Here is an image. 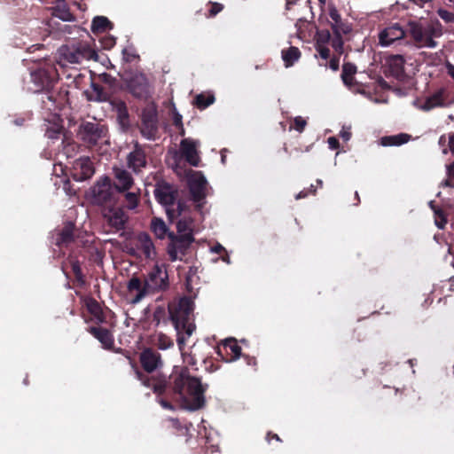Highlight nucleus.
Instances as JSON below:
<instances>
[{"label": "nucleus", "mask_w": 454, "mask_h": 454, "mask_svg": "<svg viewBox=\"0 0 454 454\" xmlns=\"http://www.w3.org/2000/svg\"><path fill=\"white\" fill-rule=\"evenodd\" d=\"M139 362L143 370L132 364L136 379L157 395H166L190 410H199L205 405L207 385H202L199 378L191 376L189 369L175 366L168 376L151 375L162 366L160 354L151 348L140 353Z\"/></svg>", "instance_id": "f257e3e1"}, {"label": "nucleus", "mask_w": 454, "mask_h": 454, "mask_svg": "<svg viewBox=\"0 0 454 454\" xmlns=\"http://www.w3.org/2000/svg\"><path fill=\"white\" fill-rule=\"evenodd\" d=\"M193 309L194 302L191 297L183 296L178 302H174L169 305V313L172 324L176 331L177 335V345L181 351L184 366L188 369V366L194 367L197 364V361L192 354L184 352L186 340L192 334L195 330V325L193 323Z\"/></svg>", "instance_id": "f03ea898"}, {"label": "nucleus", "mask_w": 454, "mask_h": 454, "mask_svg": "<svg viewBox=\"0 0 454 454\" xmlns=\"http://www.w3.org/2000/svg\"><path fill=\"white\" fill-rule=\"evenodd\" d=\"M407 33L417 48L434 49L438 46L436 39L443 35V27L438 20H410Z\"/></svg>", "instance_id": "7ed1b4c3"}, {"label": "nucleus", "mask_w": 454, "mask_h": 454, "mask_svg": "<svg viewBox=\"0 0 454 454\" xmlns=\"http://www.w3.org/2000/svg\"><path fill=\"white\" fill-rule=\"evenodd\" d=\"M30 78L32 86L29 90L35 93L45 92V98L55 106L56 96L52 91L55 83L59 80V74L56 67L52 65H43L31 71Z\"/></svg>", "instance_id": "20e7f679"}, {"label": "nucleus", "mask_w": 454, "mask_h": 454, "mask_svg": "<svg viewBox=\"0 0 454 454\" xmlns=\"http://www.w3.org/2000/svg\"><path fill=\"white\" fill-rule=\"evenodd\" d=\"M327 24L331 27L333 39L332 47L339 54L343 53L344 40L343 37L351 34L353 30L352 24L346 19H343L333 4L328 5Z\"/></svg>", "instance_id": "39448f33"}, {"label": "nucleus", "mask_w": 454, "mask_h": 454, "mask_svg": "<svg viewBox=\"0 0 454 454\" xmlns=\"http://www.w3.org/2000/svg\"><path fill=\"white\" fill-rule=\"evenodd\" d=\"M140 132L149 140H154L159 131V119L156 106L152 104L146 106L141 113Z\"/></svg>", "instance_id": "423d86ee"}, {"label": "nucleus", "mask_w": 454, "mask_h": 454, "mask_svg": "<svg viewBox=\"0 0 454 454\" xmlns=\"http://www.w3.org/2000/svg\"><path fill=\"white\" fill-rule=\"evenodd\" d=\"M170 242L168 245V254L171 262H176L180 259L178 254L185 255L194 241V237L192 232H188L181 235H176L173 232H169L168 235Z\"/></svg>", "instance_id": "0eeeda50"}, {"label": "nucleus", "mask_w": 454, "mask_h": 454, "mask_svg": "<svg viewBox=\"0 0 454 454\" xmlns=\"http://www.w3.org/2000/svg\"><path fill=\"white\" fill-rule=\"evenodd\" d=\"M127 90L136 98L146 100L151 96V89L146 75L133 73L124 79Z\"/></svg>", "instance_id": "6e6552de"}, {"label": "nucleus", "mask_w": 454, "mask_h": 454, "mask_svg": "<svg viewBox=\"0 0 454 454\" xmlns=\"http://www.w3.org/2000/svg\"><path fill=\"white\" fill-rule=\"evenodd\" d=\"M156 264L145 279L149 294L165 291L169 286L168 274L166 269Z\"/></svg>", "instance_id": "1a4fd4ad"}, {"label": "nucleus", "mask_w": 454, "mask_h": 454, "mask_svg": "<svg viewBox=\"0 0 454 454\" xmlns=\"http://www.w3.org/2000/svg\"><path fill=\"white\" fill-rule=\"evenodd\" d=\"M106 129L105 126L87 121L80 126L79 136L81 139L88 145H97L106 136Z\"/></svg>", "instance_id": "9d476101"}, {"label": "nucleus", "mask_w": 454, "mask_h": 454, "mask_svg": "<svg viewBox=\"0 0 454 454\" xmlns=\"http://www.w3.org/2000/svg\"><path fill=\"white\" fill-rule=\"evenodd\" d=\"M146 145L136 142L131 152L127 155V166L133 173L139 174L148 165Z\"/></svg>", "instance_id": "9b49d317"}, {"label": "nucleus", "mask_w": 454, "mask_h": 454, "mask_svg": "<svg viewBox=\"0 0 454 454\" xmlns=\"http://www.w3.org/2000/svg\"><path fill=\"white\" fill-rule=\"evenodd\" d=\"M153 193L156 200L167 208L175 205L178 196L177 190L165 181L156 184Z\"/></svg>", "instance_id": "f8f14e48"}, {"label": "nucleus", "mask_w": 454, "mask_h": 454, "mask_svg": "<svg viewBox=\"0 0 454 454\" xmlns=\"http://www.w3.org/2000/svg\"><path fill=\"white\" fill-rule=\"evenodd\" d=\"M216 354L223 361L227 363L233 362L242 356L241 348L234 338L223 340L216 347Z\"/></svg>", "instance_id": "ddd939ff"}, {"label": "nucleus", "mask_w": 454, "mask_h": 454, "mask_svg": "<svg viewBox=\"0 0 454 454\" xmlns=\"http://www.w3.org/2000/svg\"><path fill=\"white\" fill-rule=\"evenodd\" d=\"M207 182L201 172H193L188 179V187L192 200L200 203L206 197L205 190Z\"/></svg>", "instance_id": "4468645a"}, {"label": "nucleus", "mask_w": 454, "mask_h": 454, "mask_svg": "<svg viewBox=\"0 0 454 454\" xmlns=\"http://www.w3.org/2000/svg\"><path fill=\"white\" fill-rule=\"evenodd\" d=\"M93 163L89 157H81L75 160L71 168V176L74 180L82 182L90 178L94 174Z\"/></svg>", "instance_id": "2eb2a0df"}, {"label": "nucleus", "mask_w": 454, "mask_h": 454, "mask_svg": "<svg viewBox=\"0 0 454 454\" xmlns=\"http://www.w3.org/2000/svg\"><path fill=\"white\" fill-rule=\"evenodd\" d=\"M407 28L403 29L398 23H395L385 29L379 35V41L382 46H389L395 42L404 38Z\"/></svg>", "instance_id": "dca6fc26"}, {"label": "nucleus", "mask_w": 454, "mask_h": 454, "mask_svg": "<svg viewBox=\"0 0 454 454\" xmlns=\"http://www.w3.org/2000/svg\"><path fill=\"white\" fill-rule=\"evenodd\" d=\"M404 64L405 59L402 55L389 56L386 62V75L397 80H403L405 77Z\"/></svg>", "instance_id": "f3484780"}, {"label": "nucleus", "mask_w": 454, "mask_h": 454, "mask_svg": "<svg viewBox=\"0 0 454 454\" xmlns=\"http://www.w3.org/2000/svg\"><path fill=\"white\" fill-rule=\"evenodd\" d=\"M94 201L97 204L104 205L110 203L114 199V192L110 179L106 178L103 183H98L92 190Z\"/></svg>", "instance_id": "a211bd4d"}, {"label": "nucleus", "mask_w": 454, "mask_h": 454, "mask_svg": "<svg viewBox=\"0 0 454 454\" xmlns=\"http://www.w3.org/2000/svg\"><path fill=\"white\" fill-rule=\"evenodd\" d=\"M111 229L114 231H121L125 228L129 216L122 208H111L108 213L104 215Z\"/></svg>", "instance_id": "6ab92c4d"}, {"label": "nucleus", "mask_w": 454, "mask_h": 454, "mask_svg": "<svg viewBox=\"0 0 454 454\" xmlns=\"http://www.w3.org/2000/svg\"><path fill=\"white\" fill-rule=\"evenodd\" d=\"M448 98V90L446 88H440L434 91L432 95L427 97L424 103L420 106V109L423 111H430L435 107H442L446 106Z\"/></svg>", "instance_id": "aec40b11"}, {"label": "nucleus", "mask_w": 454, "mask_h": 454, "mask_svg": "<svg viewBox=\"0 0 454 454\" xmlns=\"http://www.w3.org/2000/svg\"><path fill=\"white\" fill-rule=\"evenodd\" d=\"M88 332L102 344L105 349L114 348V336L108 329L101 326H90L88 328Z\"/></svg>", "instance_id": "412c9836"}, {"label": "nucleus", "mask_w": 454, "mask_h": 454, "mask_svg": "<svg viewBox=\"0 0 454 454\" xmlns=\"http://www.w3.org/2000/svg\"><path fill=\"white\" fill-rule=\"evenodd\" d=\"M79 231L73 223L66 224L57 237V245L69 246L77 241Z\"/></svg>", "instance_id": "4be33fe9"}, {"label": "nucleus", "mask_w": 454, "mask_h": 454, "mask_svg": "<svg viewBox=\"0 0 454 454\" xmlns=\"http://www.w3.org/2000/svg\"><path fill=\"white\" fill-rule=\"evenodd\" d=\"M114 177L116 179L115 188L120 192L129 191L134 184V179L131 174L123 168H114Z\"/></svg>", "instance_id": "5701e85b"}, {"label": "nucleus", "mask_w": 454, "mask_h": 454, "mask_svg": "<svg viewBox=\"0 0 454 454\" xmlns=\"http://www.w3.org/2000/svg\"><path fill=\"white\" fill-rule=\"evenodd\" d=\"M137 248L142 252L146 259H155V247L151 237L147 233L143 232L138 235Z\"/></svg>", "instance_id": "b1692460"}, {"label": "nucleus", "mask_w": 454, "mask_h": 454, "mask_svg": "<svg viewBox=\"0 0 454 454\" xmlns=\"http://www.w3.org/2000/svg\"><path fill=\"white\" fill-rule=\"evenodd\" d=\"M181 153L185 160L192 166L197 167L200 162V157L193 141L184 139L181 142Z\"/></svg>", "instance_id": "393cba45"}, {"label": "nucleus", "mask_w": 454, "mask_h": 454, "mask_svg": "<svg viewBox=\"0 0 454 454\" xmlns=\"http://www.w3.org/2000/svg\"><path fill=\"white\" fill-rule=\"evenodd\" d=\"M113 110L117 114L119 123L122 127L129 125V114L125 101L120 98H113L110 100Z\"/></svg>", "instance_id": "a878e982"}, {"label": "nucleus", "mask_w": 454, "mask_h": 454, "mask_svg": "<svg viewBox=\"0 0 454 454\" xmlns=\"http://www.w3.org/2000/svg\"><path fill=\"white\" fill-rule=\"evenodd\" d=\"M128 290L129 292H137L136 297L133 299V302L135 303L140 301L145 296L149 294L145 281L142 283V281L137 277H133L129 279L128 283Z\"/></svg>", "instance_id": "bb28decb"}, {"label": "nucleus", "mask_w": 454, "mask_h": 454, "mask_svg": "<svg viewBox=\"0 0 454 454\" xmlns=\"http://www.w3.org/2000/svg\"><path fill=\"white\" fill-rule=\"evenodd\" d=\"M183 297L179 298L178 300H174L170 301L168 305V310L165 309L164 306H157L153 311V323L157 327L160 325V323L167 324L168 320H171L170 318V313H169V305L174 302H178Z\"/></svg>", "instance_id": "cd10ccee"}, {"label": "nucleus", "mask_w": 454, "mask_h": 454, "mask_svg": "<svg viewBox=\"0 0 454 454\" xmlns=\"http://www.w3.org/2000/svg\"><path fill=\"white\" fill-rule=\"evenodd\" d=\"M113 23L105 16H97L93 19L91 23V31L98 35L100 33H105L113 28Z\"/></svg>", "instance_id": "c85d7f7f"}, {"label": "nucleus", "mask_w": 454, "mask_h": 454, "mask_svg": "<svg viewBox=\"0 0 454 454\" xmlns=\"http://www.w3.org/2000/svg\"><path fill=\"white\" fill-rule=\"evenodd\" d=\"M76 54L80 57V59L82 61L86 60H97L98 53L97 51L91 48V46L88 43H79L76 46Z\"/></svg>", "instance_id": "c756f323"}, {"label": "nucleus", "mask_w": 454, "mask_h": 454, "mask_svg": "<svg viewBox=\"0 0 454 454\" xmlns=\"http://www.w3.org/2000/svg\"><path fill=\"white\" fill-rule=\"evenodd\" d=\"M282 59L286 67H292L301 58V51L297 47L291 46L282 50Z\"/></svg>", "instance_id": "7c9ffc66"}, {"label": "nucleus", "mask_w": 454, "mask_h": 454, "mask_svg": "<svg viewBox=\"0 0 454 454\" xmlns=\"http://www.w3.org/2000/svg\"><path fill=\"white\" fill-rule=\"evenodd\" d=\"M151 231L155 234V236L163 239L167 235H168V228L167 227L165 222L158 217H153L151 221Z\"/></svg>", "instance_id": "2f4dec72"}, {"label": "nucleus", "mask_w": 454, "mask_h": 454, "mask_svg": "<svg viewBox=\"0 0 454 454\" xmlns=\"http://www.w3.org/2000/svg\"><path fill=\"white\" fill-rule=\"evenodd\" d=\"M356 73V67L352 63H344L342 66L341 79L343 83L348 87L354 85V75Z\"/></svg>", "instance_id": "473e14b6"}, {"label": "nucleus", "mask_w": 454, "mask_h": 454, "mask_svg": "<svg viewBox=\"0 0 454 454\" xmlns=\"http://www.w3.org/2000/svg\"><path fill=\"white\" fill-rule=\"evenodd\" d=\"M409 139L410 136L404 133L395 136H387L381 138V145L384 146L401 145L407 143Z\"/></svg>", "instance_id": "72a5a7b5"}, {"label": "nucleus", "mask_w": 454, "mask_h": 454, "mask_svg": "<svg viewBox=\"0 0 454 454\" xmlns=\"http://www.w3.org/2000/svg\"><path fill=\"white\" fill-rule=\"evenodd\" d=\"M68 262L74 275L75 281L79 286H83L85 284V277L82 271L80 262L75 257L69 256Z\"/></svg>", "instance_id": "f704fd0d"}, {"label": "nucleus", "mask_w": 454, "mask_h": 454, "mask_svg": "<svg viewBox=\"0 0 454 454\" xmlns=\"http://www.w3.org/2000/svg\"><path fill=\"white\" fill-rule=\"evenodd\" d=\"M215 97L212 94L200 93L194 98V105L197 108L204 110L215 102Z\"/></svg>", "instance_id": "c9c22d12"}, {"label": "nucleus", "mask_w": 454, "mask_h": 454, "mask_svg": "<svg viewBox=\"0 0 454 454\" xmlns=\"http://www.w3.org/2000/svg\"><path fill=\"white\" fill-rule=\"evenodd\" d=\"M140 198V189H137V192H129L126 191L124 195L126 207L129 209H134L138 206Z\"/></svg>", "instance_id": "e433bc0d"}, {"label": "nucleus", "mask_w": 454, "mask_h": 454, "mask_svg": "<svg viewBox=\"0 0 454 454\" xmlns=\"http://www.w3.org/2000/svg\"><path fill=\"white\" fill-rule=\"evenodd\" d=\"M91 89L95 92L96 97L95 100L98 102H110V95L109 93L105 90L103 86H101L98 83L91 82Z\"/></svg>", "instance_id": "4c0bfd02"}, {"label": "nucleus", "mask_w": 454, "mask_h": 454, "mask_svg": "<svg viewBox=\"0 0 454 454\" xmlns=\"http://www.w3.org/2000/svg\"><path fill=\"white\" fill-rule=\"evenodd\" d=\"M431 208L434 210L435 217V224L439 229H443L447 223V216L444 211L434 205V201L429 203Z\"/></svg>", "instance_id": "58836bf2"}, {"label": "nucleus", "mask_w": 454, "mask_h": 454, "mask_svg": "<svg viewBox=\"0 0 454 454\" xmlns=\"http://www.w3.org/2000/svg\"><path fill=\"white\" fill-rule=\"evenodd\" d=\"M53 15L64 21H71L74 20L73 13L66 6L58 5L54 11Z\"/></svg>", "instance_id": "ea45409f"}, {"label": "nucleus", "mask_w": 454, "mask_h": 454, "mask_svg": "<svg viewBox=\"0 0 454 454\" xmlns=\"http://www.w3.org/2000/svg\"><path fill=\"white\" fill-rule=\"evenodd\" d=\"M155 344L160 349L162 350L168 349L174 345L171 338L162 333H160L156 335Z\"/></svg>", "instance_id": "a19ab883"}, {"label": "nucleus", "mask_w": 454, "mask_h": 454, "mask_svg": "<svg viewBox=\"0 0 454 454\" xmlns=\"http://www.w3.org/2000/svg\"><path fill=\"white\" fill-rule=\"evenodd\" d=\"M192 222H193L192 219L190 217L189 218L184 217V218L180 219L176 223L177 232L179 233L178 235L188 233V232H192Z\"/></svg>", "instance_id": "79ce46f5"}, {"label": "nucleus", "mask_w": 454, "mask_h": 454, "mask_svg": "<svg viewBox=\"0 0 454 454\" xmlns=\"http://www.w3.org/2000/svg\"><path fill=\"white\" fill-rule=\"evenodd\" d=\"M186 205L183 201H178L176 208H166V213L170 221H173L175 218L178 217L182 215V213L185 210Z\"/></svg>", "instance_id": "37998d69"}, {"label": "nucleus", "mask_w": 454, "mask_h": 454, "mask_svg": "<svg viewBox=\"0 0 454 454\" xmlns=\"http://www.w3.org/2000/svg\"><path fill=\"white\" fill-rule=\"evenodd\" d=\"M88 311L92 316H98L101 314L102 309L100 304L93 298H90L86 302Z\"/></svg>", "instance_id": "c03bdc74"}, {"label": "nucleus", "mask_w": 454, "mask_h": 454, "mask_svg": "<svg viewBox=\"0 0 454 454\" xmlns=\"http://www.w3.org/2000/svg\"><path fill=\"white\" fill-rule=\"evenodd\" d=\"M437 15L447 24L454 23V12H450L443 8L437 10Z\"/></svg>", "instance_id": "a18cd8bd"}, {"label": "nucleus", "mask_w": 454, "mask_h": 454, "mask_svg": "<svg viewBox=\"0 0 454 454\" xmlns=\"http://www.w3.org/2000/svg\"><path fill=\"white\" fill-rule=\"evenodd\" d=\"M65 59L73 64L81 63L82 60L80 59V57L78 54H76V49L73 47L72 49H67L66 52L64 53Z\"/></svg>", "instance_id": "49530a36"}, {"label": "nucleus", "mask_w": 454, "mask_h": 454, "mask_svg": "<svg viewBox=\"0 0 454 454\" xmlns=\"http://www.w3.org/2000/svg\"><path fill=\"white\" fill-rule=\"evenodd\" d=\"M307 126V121L301 116H296L293 121V125L290 127V130L294 129L298 132L301 133Z\"/></svg>", "instance_id": "de8ad7c7"}, {"label": "nucleus", "mask_w": 454, "mask_h": 454, "mask_svg": "<svg viewBox=\"0 0 454 454\" xmlns=\"http://www.w3.org/2000/svg\"><path fill=\"white\" fill-rule=\"evenodd\" d=\"M208 4L210 5V9L208 10V12L206 14V17L207 18L215 17L223 9V5L220 3L209 2Z\"/></svg>", "instance_id": "09e8293b"}, {"label": "nucleus", "mask_w": 454, "mask_h": 454, "mask_svg": "<svg viewBox=\"0 0 454 454\" xmlns=\"http://www.w3.org/2000/svg\"><path fill=\"white\" fill-rule=\"evenodd\" d=\"M99 41L102 48L105 50H111L116 43V40L113 35H105Z\"/></svg>", "instance_id": "8fccbe9b"}, {"label": "nucleus", "mask_w": 454, "mask_h": 454, "mask_svg": "<svg viewBox=\"0 0 454 454\" xmlns=\"http://www.w3.org/2000/svg\"><path fill=\"white\" fill-rule=\"evenodd\" d=\"M123 59L126 62H132L136 59H138L139 56L136 54L132 50L124 49L122 51Z\"/></svg>", "instance_id": "3c124183"}, {"label": "nucleus", "mask_w": 454, "mask_h": 454, "mask_svg": "<svg viewBox=\"0 0 454 454\" xmlns=\"http://www.w3.org/2000/svg\"><path fill=\"white\" fill-rule=\"evenodd\" d=\"M336 53H337V56H333L330 59V61H329V67L333 71H337L339 69V67H340V56L341 54H339L338 52H336Z\"/></svg>", "instance_id": "603ef678"}, {"label": "nucleus", "mask_w": 454, "mask_h": 454, "mask_svg": "<svg viewBox=\"0 0 454 454\" xmlns=\"http://www.w3.org/2000/svg\"><path fill=\"white\" fill-rule=\"evenodd\" d=\"M317 35L323 43L332 42L333 36L329 30H322Z\"/></svg>", "instance_id": "864d4df0"}, {"label": "nucleus", "mask_w": 454, "mask_h": 454, "mask_svg": "<svg viewBox=\"0 0 454 454\" xmlns=\"http://www.w3.org/2000/svg\"><path fill=\"white\" fill-rule=\"evenodd\" d=\"M317 51H318L319 53V56L325 59V60H327L330 57V50L329 48H327L326 46H321L319 45L317 48Z\"/></svg>", "instance_id": "5fc2aeb1"}, {"label": "nucleus", "mask_w": 454, "mask_h": 454, "mask_svg": "<svg viewBox=\"0 0 454 454\" xmlns=\"http://www.w3.org/2000/svg\"><path fill=\"white\" fill-rule=\"evenodd\" d=\"M327 143H328L329 148L332 150H336L340 147V142H339L338 138L335 137H328Z\"/></svg>", "instance_id": "6e6d98bb"}, {"label": "nucleus", "mask_w": 454, "mask_h": 454, "mask_svg": "<svg viewBox=\"0 0 454 454\" xmlns=\"http://www.w3.org/2000/svg\"><path fill=\"white\" fill-rule=\"evenodd\" d=\"M351 131H350V129H345L343 128L342 130L340 132V137L344 140V141H348L351 137Z\"/></svg>", "instance_id": "4d7b16f0"}, {"label": "nucleus", "mask_w": 454, "mask_h": 454, "mask_svg": "<svg viewBox=\"0 0 454 454\" xmlns=\"http://www.w3.org/2000/svg\"><path fill=\"white\" fill-rule=\"evenodd\" d=\"M445 68L448 75H450L454 80V65L449 61H446Z\"/></svg>", "instance_id": "13d9d810"}, {"label": "nucleus", "mask_w": 454, "mask_h": 454, "mask_svg": "<svg viewBox=\"0 0 454 454\" xmlns=\"http://www.w3.org/2000/svg\"><path fill=\"white\" fill-rule=\"evenodd\" d=\"M78 148V145L75 143H68L65 147V151L67 154H69L71 152L75 153Z\"/></svg>", "instance_id": "bf43d9fd"}, {"label": "nucleus", "mask_w": 454, "mask_h": 454, "mask_svg": "<svg viewBox=\"0 0 454 454\" xmlns=\"http://www.w3.org/2000/svg\"><path fill=\"white\" fill-rule=\"evenodd\" d=\"M173 124L176 127V128H182L183 127V123H182V115L179 114H176L174 115V118H173Z\"/></svg>", "instance_id": "052dcab7"}, {"label": "nucleus", "mask_w": 454, "mask_h": 454, "mask_svg": "<svg viewBox=\"0 0 454 454\" xmlns=\"http://www.w3.org/2000/svg\"><path fill=\"white\" fill-rule=\"evenodd\" d=\"M166 422L168 424V427H172L176 429L180 427V422L176 419H168Z\"/></svg>", "instance_id": "680f3d73"}, {"label": "nucleus", "mask_w": 454, "mask_h": 454, "mask_svg": "<svg viewBox=\"0 0 454 454\" xmlns=\"http://www.w3.org/2000/svg\"><path fill=\"white\" fill-rule=\"evenodd\" d=\"M274 439L276 440L277 442H281L282 440L280 439V437L277 434H274L272 432H268L267 435H266V440L268 442H270V441Z\"/></svg>", "instance_id": "e2e57ef3"}, {"label": "nucleus", "mask_w": 454, "mask_h": 454, "mask_svg": "<svg viewBox=\"0 0 454 454\" xmlns=\"http://www.w3.org/2000/svg\"><path fill=\"white\" fill-rule=\"evenodd\" d=\"M206 370L210 372H215L218 369L217 365H215L211 361L205 360Z\"/></svg>", "instance_id": "0e129e2a"}, {"label": "nucleus", "mask_w": 454, "mask_h": 454, "mask_svg": "<svg viewBox=\"0 0 454 454\" xmlns=\"http://www.w3.org/2000/svg\"><path fill=\"white\" fill-rule=\"evenodd\" d=\"M449 146L451 153L454 155V132L449 135Z\"/></svg>", "instance_id": "69168bd1"}, {"label": "nucleus", "mask_w": 454, "mask_h": 454, "mask_svg": "<svg viewBox=\"0 0 454 454\" xmlns=\"http://www.w3.org/2000/svg\"><path fill=\"white\" fill-rule=\"evenodd\" d=\"M242 356L246 359L247 361V364L248 365H253L254 366L256 364V359L255 357L254 356H247V355H242Z\"/></svg>", "instance_id": "338daca9"}, {"label": "nucleus", "mask_w": 454, "mask_h": 454, "mask_svg": "<svg viewBox=\"0 0 454 454\" xmlns=\"http://www.w3.org/2000/svg\"><path fill=\"white\" fill-rule=\"evenodd\" d=\"M447 174L449 177L454 179V161L447 166Z\"/></svg>", "instance_id": "774afa93"}]
</instances>
